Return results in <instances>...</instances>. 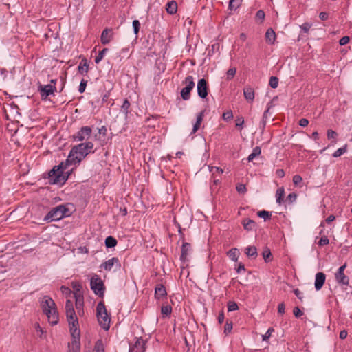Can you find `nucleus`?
I'll return each instance as SVG.
<instances>
[{"instance_id":"21","label":"nucleus","mask_w":352,"mask_h":352,"mask_svg":"<svg viewBox=\"0 0 352 352\" xmlns=\"http://www.w3.org/2000/svg\"><path fill=\"white\" fill-rule=\"evenodd\" d=\"M276 36L272 28L267 30L265 33V39L269 44H273L276 40Z\"/></svg>"},{"instance_id":"51","label":"nucleus","mask_w":352,"mask_h":352,"mask_svg":"<svg viewBox=\"0 0 352 352\" xmlns=\"http://www.w3.org/2000/svg\"><path fill=\"white\" fill-rule=\"evenodd\" d=\"M265 16V14L263 10H259L257 11V12L256 14V19L263 21V20H264Z\"/></svg>"},{"instance_id":"9","label":"nucleus","mask_w":352,"mask_h":352,"mask_svg":"<svg viewBox=\"0 0 352 352\" xmlns=\"http://www.w3.org/2000/svg\"><path fill=\"white\" fill-rule=\"evenodd\" d=\"M41 97L43 100H46L49 96L53 95L56 91V87L52 84L42 85L38 87Z\"/></svg>"},{"instance_id":"60","label":"nucleus","mask_w":352,"mask_h":352,"mask_svg":"<svg viewBox=\"0 0 352 352\" xmlns=\"http://www.w3.org/2000/svg\"><path fill=\"white\" fill-rule=\"evenodd\" d=\"M299 125L302 127H305L309 124V120L306 118H302L299 120Z\"/></svg>"},{"instance_id":"52","label":"nucleus","mask_w":352,"mask_h":352,"mask_svg":"<svg viewBox=\"0 0 352 352\" xmlns=\"http://www.w3.org/2000/svg\"><path fill=\"white\" fill-rule=\"evenodd\" d=\"M311 23H304L303 24H302V25H300V28H301V30H302L304 32H305V33H307V32H309V29H310V28H311Z\"/></svg>"},{"instance_id":"23","label":"nucleus","mask_w":352,"mask_h":352,"mask_svg":"<svg viewBox=\"0 0 352 352\" xmlns=\"http://www.w3.org/2000/svg\"><path fill=\"white\" fill-rule=\"evenodd\" d=\"M245 254L251 258H255L257 256V249L255 246H248L245 249Z\"/></svg>"},{"instance_id":"55","label":"nucleus","mask_w":352,"mask_h":352,"mask_svg":"<svg viewBox=\"0 0 352 352\" xmlns=\"http://www.w3.org/2000/svg\"><path fill=\"white\" fill-rule=\"evenodd\" d=\"M337 136V133H336V131L331 130V129H329L327 131V138L328 139H334L336 138Z\"/></svg>"},{"instance_id":"63","label":"nucleus","mask_w":352,"mask_h":352,"mask_svg":"<svg viewBox=\"0 0 352 352\" xmlns=\"http://www.w3.org/2000/svg\"><path fill=\"white\" fill-rule=\"evenodd\" d=\"M319 17L322 21H325L328 19V14L324 12H322L319 14Z\"/></svg>"},{"instance_id":"11","label":"nucleus","mask_w":352,"mask_h":352,"mask_svg":"<svg viewBox=\"0 0 352 352\" xmlns=\"http://www.w3.org/2000/svg\"><path fill=\"white\" fill-rule=\"evenodd\" d=\"M197 94L198 96L204 99L208 96V83L206 79L201 78L197 82Z\"/></svg>"},{"instance_id":"27","label":"nucleus","mask_w":352,"mask_h":352,"mask_svg":"<svg viewBox=\"0 0 352 352\" xmlns=\"http://www.w3.org/2000/svg\"><path fill=\"white\" fill-rule=\"evenodd\" d=\"M243 226L245 230L250 231L255 228L256 223L251 219H245L243 222Z\"/></svg>"},{"instance_id":"19","label":"nucleus","mask_w":352,"mask_h":352,"mask_svg":"<svg viewBox=\"0 0 352 352\" xmlns=\"http://www.w3.org/2000/svg\"><path fill=\"white\" fill-rule=\"evenodd\" d=\"M111 30L107 28L104 29L101 34V42L103 45L108 44L112 38V34H111Z\"/></svg>"},{"instance_id":"25","label":"nucleus","mask_w":352,"mask_h":352,"mask_svg":"<svg viewBox=\"0 0 352 352\" xmlns=\"http://www.w3.org/2000/svg\"><path fill=\"white\" fill-rule=\"evenodd\" d=\"M227 255L232 261H237L239 252L237 248H233L228 252Z\"/></svg>"},{"instance_id":"32","label":"nucleus","mask_w":352,"mask_h":352,"mask_svg":"<svg viewBox=\"0 0 352 352\" xmlns=\"http://www.w3.org/2000/svg\"><path fill=\"white\" fill-rule=\"evenodd\" d=\"M269 108L265 110L263 114V118H262V120L260 122V124H259V127L260 129L263 131L265 128V126H266V122H267V114H268V112H269Z\"/></svg>"},{"instance_id":"30","label":"nucleus","mask_w":352,"mask_h":352,"mask_svg":"<svg viewBox=\"0 0 352 352\" xmlns=\"http://www.w3.org/2000/svg\"><path fill=\"white\" fill-rule=\"evenodd\" d=\"M261 153V149L259 146H256L253 148L252 152L251 154L249 155L248 157V161L251 162L256 157L260 155Z\"/></svg>"},{"instance_id":"62","label":"nucleus","mask_w":352,"mask_h":352,"mask_svg":"<svg viewBox=\"0 0 352 352\" xmlns=\"http://www.w3.org/2000/svg\"><path fill=\"white\" fill-rule=\"evenodd\" d=\"M224 318H225V317H224L223 311H221L219 314V315H218V318H217V320H218L219 323V324L223 323V321H224Z\"/></svg>"},{"instance_id":"12","label":"nucleus","mask_w":352,"mask_h":352,"mask_svg":"<svg viewBox=\"0 0 352 352\" xmlns=\"http://www.w3.org/2000/svg\"><path fill=\"white\" fill-rule=\"evenodd\" d=\"M326 280V275L323 272H318L315 276L314 287L316 290L319 291L322 287Z\"/></svg>"},{"instance_id":"64","label":"nucleus","mask_w":352,"mask_h":352,"mask_svg":"<svg viewBox=\"0 0 352 352\" xmlns=\"http://www.w3.org/2000/svg\"><path fill=\"white\" fill-rule=\"evenodd\" d=\"M277 177L282 178L285 176V172L283 169H278L276 172Z\"/></svg>"},{"instance_id":"18","label":"nucleus","mask_w":352,"mask_h":352,"mask_svg":"<svg viewBox=\"0 0 352 352\" xmlns=\"http://www.w3.org/2000/svg\"><path fill=\"white\" fill-rule=\"evenodd\" d=\"M243 95L248 102H253L254 100V91L251 87H246L243 89Z\"/></svg>"},{"instance_id":"47","label":"nucleus","mask_w":352,"mask_h":352,"mask_svg":"<svg viewBox=\"0 0 352 352\" xmlns=\"http://www.w3.org/2000/svg\"><path fill=\"white\" fill-rule=\"evenodd\" d=\"M236 69L235 68H230L227 72V79L231 80L235 75Z\"/></svg>"},{"instance_id":"14","label":"nucleus","mask_w":352,"mask_h":352,"mask_svg":"<svg viewBox=\"0 0 352 352\" xmlns=\"http://www.w3.org/2000/svg\"><path fill=\"white\" fill-rule=\"evenodd\" d=\"M191 250V245L188 243H184L182 247L181 250V256H180V260L182 262L187 261L188 255Z\"/></svg>"},{"instance_id":"3","label":"nucleus","mask_w":352,"mask_h":352,"mask_svg":"<svg viewBox=\"0 0 352 352\" xmlns=\"http://www.w3.org/2000/svg\"><path fill=\"white\" fill-rule=\"evenodd\" d=\"M41 306L43 313L47 317L49 322L52 325L57 324L59 317L56 305L54 300L48 296H45L41 302Z\"/></svg>"},{"instance_id":"46","label":"nucleus","mask_w":352,"mask_h":352,"mask_svg":"<svg viewBox=\"0 0 352 352\" xmlns=\"http://www.w3.org/2000/svg\"><path fill=\"white\" fill-rule=\"evenodd\" d=\"M222 118L225 121H229L233 118V114L232 111H227L224 112L222 115Z\"/></svg>"},{"instance_id":"4","label":"nucleus","mask_w":352,"mask_h":352,"mask_svg":"<svg viewBox=\"0 0 352 352\" xmlns=\"http://www.w3.org/2000/svg\"><path fill=\"white\" fill-rule=\"evenodd\" d=\"M69 206V204H60L53 208L44 217V221L47 222L56 221L69 216L71 211L68 208Z\"/></svg>"},{"instance_id":"44","label":"nucleus","mask_w":352,"mask_h":352,"mask_svg":"<svg viewBox=\"0 0 352 352\" xmlns=\"http://www.w3.org/2000/svg\"><path fill=\"white\" fill-rule=\"evenodd\" d=\"M274 330L272 327L269 328L265 333L262 336L263 341L267 340L270 338L272 333L274 332Z\"/></svg>"},{"instance_id":"38","label":"nucleus","mask_w":352,"mask_h":352,"mask_svg":"<svg viewBox=\"0 0 352 352\" xmlns=\"http://www.w3.org/2000/svg\"><path fill=\"white\" fill-rule=\"evenodd\" d=\"M242 0H230L229 9L231 10L236 9Z\"/></svg>"},{"instance_id":"37","label":"nucleus","mask_w":352,"mask_h":352,"mask_svg":"<svg viewBox=\"0 0 352 352\" xmlns=\"http://www.w3.org/2000/svg\"><path fill=\"white\" fill-rule=\"evenodd\" d=\"M257 215L259 217L263 218L265 221L269 219L271 217L270 212L268 211H265V210L258 211L257 213Z\"/></svg>"},{"instance_id":"57","label":"nucleus","mask_w":352,"mask_h":352,"mask_svg":"<svg viewBox=\"0 0 352 352\" xmlns=\"http://www.w3.org/2000/svg\"><path fill=\"white\" fill-rule=\"evenodd\" d=\"M285 310V305L283 302L279 303L278 305V312L280 314H283Z\"/></svg>"},{"instance_id":"7","label":"nucleus","mask_w":352,"mask_h":352,"mask_svg":"<svg viewBox=\"0 0 352 352\" xmlns=\"http://www.w3.org/2000/svg\"><path fill=\"white\" fill-rule=\"evenodd\" d=\"M184 83L186 85V87L182 89L181 96L183 100H188L190 98V91L195 85L193 77L192 76H186Z\"/></svg>"},{"instance_id":"56","label":"nucleus","mask_w":352,"mask_h":352,"mask_svg":"<svg viewBox=\"0 0 352 352\" xmlns=\"http://www.w3.org/2000/svg\"><path fill=\"white\" fill-rule=\"evenodd\" d=\"M349 40H350L349 37L347 36H345L342 37L340 39L339 43L340 45H344L349 43Z\"/></svg>"},{"instance_id":"58","label":"nucleus","mask_w":352,"mask_h":352,"mask_svg":"<svg viewBox=\"0 0 352 352\" xmlns=\"http://www.w3.org/2000/svg\"><path fill=\"white\" fill-rule=\"evenodd\" d=\"M244 124V119L242 117L237 118L236 120V126L242 127Z\"/></svg>"},{"instance_id":"20","label":"nucleus","mask_w":352,"mask_h":352,"mask_svg":"<svg viewBox=\"0 0 352 352\" xmlns=\"http://www.w3.org/2000/svg\"><path fill=\"white\" fill-rule=\"evenodd\" d=\"M166 10L170 14H174L177 11V3L175 1H171L167 3Z\"/></svg>"},{"instance_id":"54","label":"nucleus","mask_w":352,"mask_h":352,"mask_svg":"<svg viewBox=\"0 0 352 352\" xmlns=\"http://www.w3.org/2000/svg\"><path fill=\"white\" fill-rule=\"evenodd\" d=\"M302 182V178L298 175H296L293 177V182L294 184L298 185Z\"/></svg>"},{"instance_id":"35","label":"nucleus","mask_w":352,"mask_h":352,"mask_svg":"<svg viewBox=\"0 0 352 352\" xmlns=\"http://www.w3.org/2000/svg\"><path fill=\"white\" fill-rule=\"evenodd\" d=\"M208 168L210 172L212 173V175H214L216 174L221 175L223 173V170L220 167L209 166Z\"/></svg>"},{"instance_id":"34","label":"nucleus","mask_w":352,"mask_h":352,"mask_svg":"<svg viewBox=\"0 0 352 352\" xmlns=\"http://www.w3.org/2000/svg\"><path fill=\"white\" fill-rule=\"evenodd\" d=\"M35 329L41 338H45L46 332L43 330V329L40 326L38 323H36L35 324Z\"/></svg>"},{"instance_id":"6","label":"nucleus","mask_w":352,"mask_h":352,"mask_svg":"<svg viewBox=\"0 0 352 352\" xmlns=\"http://www.w3.org/2000/svg\"><path fill=\"white\" fill-rule=\"evenodd\" d=\"M89 285L94 293L100 298H103L106 290L104 281L100 276L96 274H94L90 280Z\"/></svg>"},{"instance_id":"29","label":"nucleus","mask_w":352,"mask_h":352,"mask_svg":"<svg viewBox=\"0 0 352 352\" xmlns=\"http://www.w3.org/2000/svg\"><path fill=\"white\" fill-rule=\"evenodd\" d=\"M117 245V240L111 236L105 239V245L107 248H114Z\"/></svg>"},{"instance_id":"33","label":"nucleus","mask_w":352,"mask_h":352,"mask_svg":"<svg viewBox=\"0 0 352 352\" xmlns=\"http://www.w3.org/2000/svg\"><path fill=\"white\" fill-rule=\"evenodd\" d=\"M130 102L127 99H125L121 106V111L123 112L126 116L129 113V109L130 107Z\"/></svg>"},{"instance_id":"13","label":"nucleus","mask_w":352,"mask_h":352,"mask_svg":"<svg viewBox=\"0 0 352 352\" xmlns=\"http://www.w3.org/2000/svg\"><path fill=\"white\" fill-rule=\"evenodd\" d=\"M144 340L142 338H137L133 346H130L129 352H144Z\"/></svg>"},{"instance_id":"5","label":"nucleus","mask_w":352,"mask_h":352,"mask_svg":"<svg viewBox=\"0 0 352 352\" xmlns=\"http://www.w3.org/2000/svg\"><path fill=\"white\" fill-rule=\"evenodd\" d=\"M96 318L100 326L104 330L108 331L110 327L111 317L107 314L104 301H100L96 307Z\"/></svg>"},{"instance_id":"28","label":"nucleus","mask_w":352,"mask_h":352,"mask_svg":"<svg viewBox=\"0 0 352 352\" xmlns=\"http://www.w3.org/2000/svg\"><path fill=\"white\" fill-rule=\"evenodd\" d=\"M78 72L81 74H84L88 72V63L86 59H82L78 67Z\"/></svg>"},{"instance_id":"2","label":"nucleus","mask_w":352,"mask_h":352,"mask_svg":"<svg viewBox=\"0 0 352 352\" xmlns=\"http://www.w3.org/2000/svg\"><path fill=\"white\" fill-rule=\"evenodd\" d=\"M88 155V142L80 143L73 146L65 162L54 166L49 173V178L53 184H63L69 177L73 168L70 166H76Z\"/></svg>"},{"instance_id":"43","label":"nucleus","mask_w":352,"mask_h":352,"mask_svg":"<svg viewBox=\"0 0 352 352\" xmlns=\"http://www.w3.org/2000/svg\"><path fill=\"white\" fill-rule=\"evenodd\" d=\"M108 50L107 48H104L102 50H101L98 54L96 56L95 58L96 63H98L103 58L104 54L106 53V52Z\"/></svg>"},{"instance_id":"26","label":"nucleus","mask_w":352,"mask_h":352,"mask_svg":"<svg viewBox=\"0 0 352 352\" xmlns=\"http://www.w3.org/2000/svg\"><path fill=\"white\" fill-rule=\"evenodd\" d=\"M285 195V190L283 187L277 189L276 192V203L280 205L283 202V199Z\"/></svg>"},{"instance_id":"61","label":"nucleus","mask_w":352,"mask_h":352,"mask_svg":"<svg viewBox=\"0 0 352 352\" xmlns=\"http://www.w3.org/2000/svg\"><path fill=\"white\" fill-rule=\"evenodd\" d=\"M296 197H297L296 194V193H294V192H292V193H290V194H289V195H288V196H287V199H289V201H290L291 203H292V202H294V201H296Z\"/></svg>"},{"instance_id":"17","label":"nucleus","mask_w":352,"mask_h":352,"mask_svg":"<svg viewBox=\"0 0 352 352\" xmlns=\"http://www.w3.org/2000/svg\"><path fill=\"white\" fill-rule=\"evenodd\" d=\"M167 295V292L165 287L162 284H159L155 289V296L156 298L160 299L165 297Z\"/></svg>"},{"instance_id":"36","label":"nucleus","mask_w":352,"mask_h":352,"mask_svg":"<svg viewBox=\"0 0 352 352\" xmlns=\"http://www.w3.org/2000/svg\"><path fill=\"white\" fill-rule=\"evenodd\" d=\"M346 152V145L344 146L342 148H340L337 149L333 153L332 155H333V157H338L342 155L343 154H344Z\"/></svg>"},{"instance_id":"42","label":"nucleus","mask_w":352,"mask_h":352,"mask_svg":"<svg viewBox=\"0 0 352 352\" xmlns=\"http://www.w3.org/2000/svg\"><path fill=\"white\" fill-rule=\"evenodd\" d=\"M133 32H134V34L138 36V32H139V30H140V23L138 20H134L133 21Z\"/></svg>"},{"instance_id":"48","label":"nucleus","mask_w":352,"mask_h":352,"mask_svg":"<svg viewBox=\"0 0 352 352\" xmlns=\"http://www.w3.org/2000/svg\"><path fill=\"white\" fill-rule=\"evenodd\" d=\"M329 243V240L326 236H323L321 237L320 241H318V245L320 246H324Z\"/></svg>"},{"instance_id":"31","label":"nucleus","mask_w":352,"mask_h":352,"mask_svg":"<svg viewBox=\"0 0 352 352\" xmlns=\"http://www.w3.org/2000/svg\"><path fill=\"white\" fill-rule=\"evenodd\" d=\"M172 307L169 305H163L161 307V313L163 317H167L171 314Z\"/></svg>"},{"instance_id":"16","label":"nucleus","mask_w":352,"mask_h":352,"mask_svg":"<svg viewBox=\"0 0 352 352\" xmlns=\"http://www.w3.org/2000/svg\"><path fill=\"white\" fill-rule=\"evenodd\" d=\"M87 136H88V126H83L81 128L80 131L73 135V139L74 141L81 142L84 140Z\"/></svg>"},{"instance_id":"15","label":"nucleus","mask_w":352,"mask_h":352,"mask_svg":"<svg viewBox=\"0 0 352 352\" xmlns=\"http://www.w3.org/2000/svg\"><path fill=\"white\" fill-rule=\"evenodd\" d=\"M335 280L341 286H347L349 284V278L344 273H335Z\"/></svg>"},{"instance_id":"50","label":"nucleus","mask_w":352,"mask_h":352,"mask_svg":"<svg viewBox=\"0 0 352 352\" xmlns=\"http://www.w3.org/2000/svg\"><path fill=\"white\" fill-rule=\"evenodd\" d=\"M236 188L239 193H245L247 190L245 185L243 184H237Z\"/></svg>"},{"instance_id":"40","label":"nucleus","mask_w":352,"mask_h":352,"mask_svg":"<svg viewBox=\"0 0 352 352\" xmlns=\"http://www.w3.org/2000/svg\"><path fill=\"white\" fill-rule=\"evenodd\" d=\"M270 85L272 88H276L278 85V78L276 76H271L270 78Z\"/></svg>"},{"instance_id":"22","label":"nucleus","mask_w":352,"mask_h":352,"mask_svg":"<svg viewBox=\"0 0 352 352\" xmlns=\"http://www.w3.org/2000/svg\"><path fill=\"white\" fill-rule=\"evenodd\" d=\"M204 111H201L197 114L196 122L193 125V128H192V131L191 133H195L197 131V130L199 129L201 123L204 118Z\"/></svg>"},{"instance_id":"39","label":"nucleus","mask_w":352,"mask_h":352,"mask_svg":"<svg viewBox=\"0 0 352 352\" xmlns=\"http://www.w3.org/2000/svg\"><path fill=\"white\" fill-rule=\"evenodd\" d=\"M239 309L238 305L234 301H229L228 302V311H234Z\"/></svg>"},{"instance_id":"41","label":"nucleus","mask_w":352,"mask_h":352,"mask_svg":"<svg viewBox=\"0 0 352 352\" xmlns=\"http://www.w3.org/2000/svg\"><path fill=\"white\" fill-rule=\"evenodd\" d=\"M232 327H233L232 322L231 321L227 320L225 324V327H224V333L226 334L230 333L232 331Z\"/></svg>"},{"instance_id":"10","label":"nucleus","mask_w":352,"mask_h":352,"mask_svg":"<svg viewBox=\"0 0 352 352\" xmlns=\"http://www.w3.org/2000/svg\"><path fill=\"white\" fill-rule=\"evenodd\" d=\"M107 131V128L104 126H102L96 129L89 127V136L92 133H94L96 140L102 143L106 140Z\"/></svg>"},{"instance_id":"59","label":"nucleus","mask_w":352,"mask_h":352,"mask_svg":"<svg viewBox=\"0 0 352 352\" xmlns=\"http://www.w3.org/2000/svg\"><path fill=\"white\" fill-rule=\"evenodd\" d=\"M293 292H294V294L297 296V298L298 299H300V300H302V298H303V294H302V292H301L298 289H294Z\"/></svg>"},{"instance_id":"53","label":"nucleus","mask_w":352,"mask_h":352,"mask_svg":"<svg viewBox=\"0 0 352 352\" xmlns=\"http://www.w3.org/2000/svg\"><path fill=\"white\" fill-rule=\"evenodd\" d=\"M293 313L296 318H300L302 316L303 313L298 307L294 308Z\"/></svg>"},{"instance_id":"49","label":"nucleus","mask_w":352,"mask_h":352,"mask_svg":"<svg viewBox=\"0 0 352 352\" xmlns=\"http://www.w3.org/2000/svg\"><path fill=\"white\" fill-rule=\"evenodd\" d=\"M87 82L85 79H82L81 80L79 87H78V91L80 93H82L85 91L86 87H87Z\"/></svg>"},{"instance_id":"24","label":"nucleus","mask_w":352,"mask_h":352,"mask_svg":"<svg viewBox=\"0 0 352 352\" xmlns=\"http://www.w3.org/2000/svg\"><path fill=\"white\" fill-rule=\"evenodd\" d=\"M92 352H105L104 343L102 339H98L95 342Z\"/></svg>"},{"instance_id":"8","label":"nucleus","mask_w":352,"mask_h":352,"mask_svg":"<svg viewBox=\"0 0 352 352\" xmlns=\"http://www.w3.org/2000/svg\"><path fill=\"white\" fill-rule=\"evenodd\" d=\"M99 267L100 270H104L107 272H111L114 267V270L116 271L120 269L121 263L118 257H112L102 263Z\"/></svg>"},{"instance_id":"45","label":"nucleus","mask_w":352,"mask_h":352,"mask_svg":"<svg viewBox=\"0 0 352 352\" xmlns=\"http://www.w3.org/2000/svg\"><path fill=\"white\" fill-rule=\"evenodd\" d=\"M272 256L270 249L267 248L263 252V257L265 262H268L270 260Z\"/></svg>"},{"instance_id":"1","label":"nucleus","mask_w":352,"mask_h":352,"mask_svg":"<svg viewBox=\"0 0 352 352\" xmlns=\"http://www.w3.org/2000/svg\"><path fill=\"white\" fill-rule=\"evenodd\" d=\"M73 291L66 286H61L60 290L67 299L65 302L66 316L69 327L72 343L68 344L67 352H79L80 331L77 316L74 309L73 299L75 300L76 307L79 314L83 313L84 297L82 286L78 282L72 283Z\"/></svg>"}]
</instances>
